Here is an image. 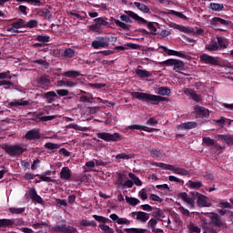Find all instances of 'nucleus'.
I'll use <instances>...</instances> for the list:
<instances>
[{
	"instance_id": "nucleus-1",
	"label": "nucleus",
	"mask_w": 233,
	"mask_h": 233,
	"mask_svg": "<svg viewBox=\"0 0 233 233\" xmlns=\"http://www.w3.org/2000/svg\"><path fill=\"white\" fill-rule=\"evenodd\" d=\"M191 196L192 198L188 197L187 192L178 193V198H180V199H182V201L185 203H187L189 207H194L196 199L199 207H210V205H212L208 197L201 195V193L198 191H192Z\"/></svg>"
},
{
	"instance_id": "nucleus-2",
	"label": "nucleus",
	"mask_w": 233,
	"mask_h": 233,
	"mask_svg": "<svg viewBox=\"0 0 233 233\" xmlns=\"http://www.w3.org/2000/svg\"><path fill=\"white\" fill-rule=\"evenodd\" d=\"M210 221L205 219L202 223L203 233H218L221 227H227V223L221 220V217L218 213H211Z\"/></svg>"
},
{
	"instance_id": "nucleus-3",
	"label": "nucleus",
	"mask_w": 233,
	"mask_h": 233,
	"mask_svg": "<svg viewBox=\"0 0 233 233\" xmlns=\"http://www.w3.org/2000/svg\"><path fill=\"white\" fill-rule=\"evenodd\" d=\"M131 96L133 99L150 103V105H159L161 101H168V98L167 97L143 92H131Z\"/></svg>"
},
{
	"instance_id": "nucleus-4",
	"label": "nucleus",
	"mask_w": 233,
	"mask_h": 233,
	"mask_svg": "<svg viewBox=\"0 0 233 233\" xmlns=\"http://www.w3.org/2000/svg\"><path fill=\"white\" fill-rule=\"evenodd\" d=\"M125 14L126 15H120V19L124 23H132V19H135V21H137L138 23H142L143 25H147V23H148V21H147L145 18L134 13V11H125ZM130 17L132 19H130Z\"/></svg>"
},
{
	"instance_id": "nucleus-5",
	"label": "nucleus",
	"mask_w": 233,
	"mask_h": 233,
	"mask_svg": "<svg viewBox=\"0 0 233 233\" xmlns=\"http://www.w3.org/2000/svg\"><path fill=\"white\" fill-rule=\"evenodd\" d=\"M25 225L23 218H0V228H10V227H21Z\"/></svg>"
},
{
	"instance_id": "nucleus-6",
	"label": "nucleus",
	"mask_w": 233,
	"mask_h": 233,
	"mask_svg": "<svg viewBox=\"0 0 233 233\" xmlns=\"http://www.w3.org/2000/svg\"><path fill=\"white\" fill-rule=\"evenodd\" d=\"M3 150H5V153L8 154V156L14 157V156H21V154H24L26 149H25L23 147L15 145L11 146L8 144H5L3 146Z\"/></svg>"
},
{
	"instance_id": "nucleus-7",
	"label": "nucleus",
	"mask_w": 233,
	"mask_h": 233,
	"mask_svg": "<svg viewBox=\"0 0 233 233\" xmlns=\"http://www.w3.org/2000/svg\"><path fill=\"white\" fill-rule=\"evenodd\" d=\"M96 137H98V139H102L103 141H113L115 143H117V141H121V139H123V137L119 133L110 134L106 132H99L96 133Z\"/></svg>"
},
{
	"instance_id": "nucleus-8",
	"label": "nucleus",
	"mask_w": 233,
	"mask_h": 233,
	"mask_svg": "<svg viewBox=\"0 0 233 233\" xmlns=\"http://www.w3.org/2000/svg\"><path fill=\"white\" fill-rule=\"evenodd\" d=\"M211 26H213L214 30H217L218 32H227L225 29L218 28L220 25L222 26H230L232 25V22L225 20L221 17H213L210 21Z\"/></svg>"
},
{
	"instance_id": "nucleus-9",
	"label": "nucleus",
	"mask_w": 233,
	"mask_h": 233,
	"mask_svg": "<svg viewBox=\"0 0 233 233\" xmlns=\"http://www.w3.org/2000/svg\"><path fill=\"white\" fill-rule=\"evenodd\" d=\"M159 48L163 50L162 53L167 56H176V57H181L182 59H190V57H188V55L185 51H176L168 49V47H166L164 46H159Z\"/></svg>"
},
{
	"instance_id": "nucleus-10",
	"label": "nucleus",
	"mask_w": 233,
	"mask_h": 233,
	"mask_svg": "<svg viewBox=\"0 0 233 233\" xmlns=\"http://www.w3.org/2000/svg\"><path fill=\"white\" fill-rule=\"evenodd\" d=\"M12 27H7L6 32H12L13 34H21L23 31H19V28H25V19L18 18L16 22L11 24Z\"/></svg>"
},
{
	"instance_id": "nucleus-11",
	"label": "nucleus",
	"mask_w": 233,
	"mask_h": 233,
	"mask_svg": "<svg viewBox=\"0 0 233 233\" xmlns=\"http://www.w3.org/2000/svg\"><path fill=\"white\" fill-rule=\"evenodd\" d=\"M53 232L57 233H77V228L72 226H67L66 224L56 225L52 228Z\"/></svg>"
},
{
	"instance_id": "nucleus-12",
	"label": "nucleus",
	"mask_w": 233,
	"mask_h": 233,
	"mask_svg": "<svg viewBox=\"0 0 233 233\" xmlns=\"http://www.w3.org/2000/svg\"><path fill=\"white\" fill-rule=\"evenodd\" d=\"M194 110L199 117H202V119H208V117H210V111L206 107L195 106Z\"/></svg>"
},
{
	"instance_id": "nucleus-13",
	"label": "nucleus",
	"mask_w": 233,
	"mask_h": 233,
	"mask_svg": "<svg viewBox=\"0 0 233 233\" xmlns=\"http://www.w3.org/2000/svg\"><path fill=\"white\" fill-rule=\"evenodd\" d=\"M25 137L28 141H35L41 139V132H39V129H31L26 132Z\"/></svg>"
},
{
	"instance_id": "nucleus-14",
	"label": "nucleus",
	"mask_w": 233,
	"mask_h": 233,
	"mask_svg": "<svg viewBox=\"0 0 233 233\" xmlns=\"http://www.w3.org/2000/svg\"><path fill=\"white\" fill-rule=\"evenodd\" d=\"M184 94L188 96L191 99H193V101H196L197 103H201V101H203L201 95L196 93L194 89L186 88L184 90Z\"/></svg>"
},
{
	"instance_id": "nucleus-15",
	"label": "nucleus",
	"mask_w": 233,
	"mask_h": 233,
	"mask_svg": "<svg viewBox=\"0 0 233 233\" xmlns=\"http://www.w3.org/2000/svg\"><path fill=\"white\" fill-rule=\"evenodd\" d=\"M50 78H48V76H42L37 81V86L39 88H44V90H48L50 88Z\"/></svg>"
},
{
	"instance_id": "nucleus-16",
	"label": "nucleus",
	"mask_w": 233,
	"mask_h": 233,
	"mask_svg": "<svg viewBox=\"0 0 233 233\" xmlns=\"http://www.w3.org/2000/svg\"><path fill=\"white\" fill-rule=\"evenodd\" d=\"M131 214L132 216H137V219L142 223H147L150 218V216L143 211H134Z\"/></svg>"
},
{
	"instance_id": "nucleus-17",
	"label": "nucleus",
	"mask_w": 233,
	"mask_h": 233,
	"mask_svg": "<svg viewBox=\"0 0 233 233\" xmlns=\"http://www.w3.org/2000/svg\"><path fill=\"white\" fill-rule=\"evenodd\" d=\"M192 128H198V122H186L178 125V130H192Z\"/></svg>"
},
{
	"instance_id": "nucleus-18",
	"label": "nucleus",
	"mask_w": 233,
	"mask_h": 233,
	"mask_svg": "<svg viewBox=\"0 0 233 233\" xmlns=\"http://www.w3.org/2000/svg\"><path fill=\"white\" fill-rule=\"evenodd\" d=\"M72 177V171L68 167H62V170L60 172V179H64L65 181L70 180Z\"/></svg>"
},
{
	"instance_id": "nucleus-19",
	"label": "nucleus",
	"mask_w": 233,
	"mask_h": 233,
	"mask_svg": "<svg viewBox=\"0 0 233 233\" xmlns=\"http://www.w3.org/2000/svg\"><path fill=\"white\" fill-rule=\"evenodd\" d=\"M153 165L155 167L162 168L163 170H171L172 172H176V166L170 164H165L163 162H154Z\"/></svg>"
},
{
	"instance_id": "nucleus-20",
	"label": "nucleus",
	"mask_w": 233,
	"mask_h": 233,
	"mask_svg": "<svg viewBox=\"0 0 233 233\" xmlns=\"http://www.w3.org/2000/svg\"><path fill=\"white\" fill-rule=\"evenodd\" d=\"M218 141H223L226 145H233V137L230 135H218Z\"/></svg>"
},
{
	"instance_id": "nucleus-21",
	"label": "nucleus",
	"mask_w": 233,
	"mask_h": 233,
	"mask_svg": "<svg viewBox=\"0 0 233 233\" xmlns=\"http://www.w3.org/2000/svg\"><path fill=\"white\" fill-rule=\"evenodd\" d=\"M11 106H28L30 102L28 100H13L9 103Z\"/></svg>"
},
{
	"instance_id": "nucleus-22",
	"label": "nucleus",
	"mask_w": 233,
	"mask_h": 233,
	"mask_svg": "<svg viewBox=\"0 0 233 233\" xmlns=\"http://www.w3.org/2000/svg\"><path fill=\"white\" fill-rule=\"evenodd\" d=\"M187 187L189 188H192L193 190H199V188H201V187H203V183L199 180H198V181L189 180L187 182Z\"/></svg>"
},
{
	"instance_id": "nucleus-23",
	"label": "nucleus",
	"mask_w": 233,
	"mask_h": 233,
	"mask_svg": "<svg viewBox=\"0 0 233 233\" xmlns=\"http://www.w3.org/2000/svg\"><path fill=\"white\" fill-rule=\"evenodd\" d=\"M173 66L175 72H178L179 70H185V62L181 60H177L173 62Z\"/></svg>"
},
{
	"instance_id": "nucleus-24",
	"label": "nucleus",
	"mask_w": 233,
	"mask_h": 233,
	"mask_svg": "<svg viewBox=\"0 0 233 233\" xmlns=\"http://www.w3.org/2000/svg\"><path fill=\"white\" fill-rule=\"evenodd\" d=\"M157 94H158V96H170V94H172V90L167 86H160L157 88Z\"/></svg>"
},
{
	"instance_id": "nucleus-25",
	"label": "nucleus",
	"mask_w": 233,
	"mask_h": 233,
	"mask_svg": "<svg viewBox=\"0 0 233 233\" xmlns=\"http://www.w3.org/2000/svg\"><path fill=\"white\" fill-rule=\"evenodd\" d=\"M92 46L93 48H106L108 46V42H103V41H97V40H95L92 42Z\"/></svg>"
},
{
	"instance_id": "nucleus-26",
	"label": "nucleus",
	"mask_w": 233,
	"mask_h": 233,
	"mask_svg": "<svg viewBox=\"0 0 233 233\" xmlns=\"http://www.w3.org/2000/svg\"><path fill=\"white\" fill-rule=\"evenodd\" d=\"M134 5L140 10V12H143V14H150V8H148L147 5L139 2H135Z\"/></svg>"
},
{
	"instance_id": "nucleus-27",
	"label": "nucleus",
	"mask_w": 233,
	"mask_h": 233,
	"mask_svg": "<svg viewBox=\"0 0 233 233\" xmlns=\"http://www.w3.org/2000/svg\"><path fill=\"white\" fill-rule=\"evenodd\" d=\"M64 76L66 77H72L73 79H76V77H79V76H81V73L79 71L69 70L64 72Z\"/></svg>"
},
{
	"instance_id": "nucleus-28",
	"label": "nucleus",
	"mask_w": 233,
	"mask_h": 233,
	"mask_svg": "<svg viewBox=\"0 0 233 233\" xmlns=\"http://www.w3.org/2000/svg\"><path fill=\"white\" fill-rule=\"evenodd\" d=\"M44 96L45 98L47 99L48 103H54V101H56L55 97H57V94H56V92L54 91H49L46 93Z\"/></svg>"
},
{
	"instance_id": "nucleus-29",
	"label": "nucleus",
	"mask_w": 233,
	"mask_h": 233,
	"mask_svg": "<svg viewBox=\"0 0 233 233\" xmlns=\"http://www.w3.org/2000/svg\"><path fill=\"white\" fill-rule=\"evenodd\" d=\"M80 227H97V224L94 220H88V219H82L79 222Z\"/></svg>"
},
{
	"instance_id": "nucleus-30",
	"label": "nucleus",
	"mask_w": 233,
	"mask_h": 233,
	"mask_svg": "<svg viewBox=\"0 0 233 233\" xmlns=\"http://www.w3.org/2000/svg\"><path fill=\"white\" fill-rule=\"evenodd\" d=\"M126 201L128 203V205H131V207H137V205H139L141 201L136 198L126 196Z\"/></svg>"
},
{
	"instance_id": "nucleus-31",
	"label": "nucleus",
	"mask_w": 233,
	"mask_h": 233,
	"mask_svg": "<svg viewBox=\"0 0 233 233\" xmlns=\"http://www.w3.org/2000/svg\"><path fill=\"white\" fill-rule=\"evenodd\" d=\"M187 229L189 233H201V228L192 222L187 225Z\"/></svg>"
},
{
	"instance_id": "nucleus-32",
	"label": "nucleus",
	"mask_w": 233,
	"mask_h": 233,
	"mask_svg": "<svg viewBox=\"0 0 233 233\" xmlns=\"http://www.w3.org/2000/svg\"><path fill=\"white\" fill-rule=\"evenodd\" d=\"M128 129L129 130H144V132H150L147 127L141 126V125H131L128 127Z\"/></svg>"
},
{
	"instance_id": "nucleus-33",
	"label": "nucleus",
	"mask_w": 233,
	"mask_h": 233,
	"mask_svg": "<svg viewBox=\"0 0 233 233\" xmlns=\"http://www.w3.org/2000/svg\"><path fill=\"white\" fill-rule=\"evenodd\" d=\"M128 176H129L130 179H132L133 183H135V185H137V187H141V185H143V182L141 181V179H139L137 177V176H136V174L129 173Z\"/></svg>"
},
{
	"instance_id": "nucleus-34",
	"label": "nucleus",
	"mask_w": 233,
	"mask_h": 233,
	"mask_svg": "<svg viewBox=\"0 0 233 233\" xmlns=\"http://www.w3.org/2000/svg\"><path fill=\"white\" fill-rule=\"evenodd\" d=\"M124 232H127V233H146L147 229L137 228H125Z\"/></svg>"
},
{
	"instance_id": "nucleus-35",
	"label": "nucleus",
	"mask_w": 233,
	"mask_h": 233,
	"mask_svg": "<svg viewBox=\"0 0 233 233\" xmlns=\"http://www.w3.org/2000/svg\"><path fill=\"white\" fill-rule=\"evenodd\" d=\"M116 159H117V161H119V159H134V154L120 153L116 156Z\"/></svg>"
},
{
	"instance_id": "nucleus-36",
	"label": "nucleus",
	"mask_w": 233,
	"mask_h": 233,
	"mask_svg": "<svg viewBox=\"0 0 233 233\" xmlns=\"http://www.w3.org/2000/svg\"><path fill=\"white\" fill-rule=\"evenodd\" d=\"M219 46L218 45V41L216 39H211V42L208 46V50L215 52L216 50H218Z\"/></svg>"
},
{
	"instance_id": "nucleus-37",
	"label": "nucleus",
	"mask_w": 233,
	"mask_h": 233,
	"mask_svg": "<svg viewBox=\"0 0 233 233\" xmlns=\"http://www.w3.org/2000/svg\"><path fill=\"white\" fill-rule=\"evenodd\" d=\"M136 74L138 77H142V78L150 77V73L147 70L137 69Z\"/></svg>"
},
{
	"instance_id": "nucleus-38",
	"label": "nucleus",
	"mask_w": 233,
	"mask_h": 233,
	"mask_svg": "<svg viewBox=\"0 0 233 233\" xmlns=\"http://www.w3.org/2000/svg\"><path fill=\"white\" fill-rule=\"evenodd\" d=\"M218 207H219V208H224V209H227V208L232 209L233 208L232 204H230V202L225 201V200H219Z\"/></svg>"
},
{
	"instance_id": "nucleus-39",
	"label": "nucleus",
	"mask_w": 233,
	"mask_h": 233,
	"mask_svg": "<svg viewBox=\"0 0 233 233\" xmlns=\"http://www.w3.org/2000/svg\"><path fill=\"white\" fill-rule=\"evenodd\" d=\"M202 141L207 147H214L216 145V140L210 138V137H203Z\"/></svg>"
},
{
	"instance_id": "nucleus-40",
	"label": "nucleus",
	"mask_w": 233,
	"mask_h": 233,
	"mask_svg": "<svg viewBox=\"0 0 233 233\" xmlns=\"http://www.w3.org/2000/svg\"><path fill=\"white\" fill-rule=\"evenodd\" d=\"M60 145L59 144H55L52 142H47L45 144V148H47V150H57L58 148H60Z\"/></svg>"
},
{
	"instance_id": "nucleus-41",
	"label": "nucleus",
	"mask_w": 233,
	"mask_h": 233,
	"mask_svg": "<svg viewBox=\"0 0 233 233\" xmlns=\"http://www.w3.org/2000/svg\"><path fill=\"white\" fill-rule=\"evenodd\" d=\"M146 25H147V28H148V30H150L149 33L151 35H157V28H156L154 26L153 22H147V23H146Z\"/></svg>"
},
{
	"instance_id": "nucleus-42",
	"label": "nucleus",
	"mask_w": 233,
	"mask_h": 233,
	"mask_svg": "<svg viewBox=\"0 0 233 233\" xmlns=\"http://www.w3.org/2000/svg\"><path fill=\"white\" fill-rule=\"evenodd\" d=\"M174 174H177L178 176H188L190 172L183 167H176Z\"/></svg>"
},
{
	"instance_id": "nucleus-43",
	"label": "nucleus",
	"mask_w": 233,
	"mask_h": 233,
	"mask_svg": "<svg viewBox=\"0 0 233 233\" xmlns=\"http://www.w3.org/2000/svg\"><path fill=\"white\" fill-rule=\"evenodd\" d=\"M95 23L101 28V26H108L109 23L103 17H98L95 19Z\"/></svg>"
},
{
	"instance_id": "nucleus-44",
	"label": "nucleus",
	"mask_w": 233,
	"mask_h": 233,
	"mask_svg": "<svg viewBox=\"0 0 233 233\" xmlns=\"http://www.w3.org/2000/svg\"><path fill=\"white\" fill-rule=\"evenodd\" d=\"M114 23L116 26H119L120 28H122V30H130V28L127 26V24H125L124 22H121L117 19H114Z\"/></svg>"
},
{
	"instance_id": "nucleus-45",
	"label": "nucleus",
	"mask_w": 233,
	"mask_h": 233,
	"mask_svg": "<svg viewBox=\"0 0 233 233\" xmlns=\"http://www.w3.org/2000/svg\"><path fill=\"white\" fill-rule=\"evenodd\" d=\"M202 63H205L206 65H213L215 66H218L219 65L218 59H202Z\"/></svg>"
},
{
	"instance_id": "nucleus-46",
	"label": "nucleus",
	"mask_w": 233,
	"mask_h": 233,
	"mask_svg": "<svg viewBox=\"0 0 233 233\" xmlns=\"http://www.w3.org/2000/svg\"><path fill=\"white\" fill-rule=\"evenodd\" d=\"M76 55V51L72 48H67L64 51V57L72 58L73 56Z\"/></svg>"
},
{
	"instance_id": "nucleus-47",
	"label": "nucleus",
	"mask_w": 233,
	"mask_h": 233,
	"mask_svg": "<svg viewBox=\"0 0 233 233\" xmlns=\"http://www.w3.org/2000/svg\"><path fill=\"white\" fill-rule=\"evenodd\" d=\"M9 212L11 214H23V212H25V208H10Z\"/></svg>"
},
{
	"instance_id": "nucleus-48",
	"label": "nucleus",
	"mask_w": 233,
	"mask_h": 233,
	"mask_svg": "<svg viewBox=\"0 0 233 233\" xmlns=\"http://www.w3.org/2000/svg\"><path fill=\"white\" fill-rule=\"evenodd\" d=\"M167 14H169V15H176L177 17H179V19H187V16L185 15H183V13H181V12H177V11L171 10Z\"/></svg>"
},
{
	"instance_id": "nucleus-49",
	"label": "nucleus",
	"mask_w": 233,
	"mask_h": 233,
	"mask_svg": "<svg viewBox=\"0 0 233 233\" xmlns=\"http://www.w3.org/2000/svg\"><path fill=\"white\" fill-rule=\"evenodd\" d=\"M150 156L154 159H157L158 157H161V151L158 149H152V150H150Z\"/></svg>"
},
{
	"instance_id": "nucleus-50",
	"label": "nucleus",
	"mask_w": 233,
	"mask_h": 233,
	"mask_svg": "<svg viewBox=\"0 0 233 233\" xmlns=\"http://www.w3.org/2000/svg\"><path fill=\"white\" fill-rule=\"evenodd\" d=\"M211 10H215L216 12H219V10H223V5L222 4H216L211 3L210 4Z\"/></svg>"
},
{
	"instance_id": "nucleus-51",
	"label": "nucleus",
	"mask_w": 233,
	"mask_h": 233,
	"mask_svg": "<svg viewBox=\"0 0 233 233\" xmlns=\"http://www.w3.org/2000/svg\"><path fill=\"white\" fill-rule=\"evenodd\" d=\"M35 41H39V43H48L50 41V36L45 35H37Z\"/></svg>"
},
{
	"instance_id": "nucleus-52",
	"label": "nucleus",
	"mask_w": 233,
	"mask_h": 233,
	"mask_svg": "<svg viewBox=\"0 0 233 233\" xmlns=\"http://www.w3.org/2000/svg\"><path fill=\"white\" fill-rule=\"evenodd\" d=\"M217 40H218L217 45L220 48H227V43L225 42V39H223L221 36H218Z\"/></svg>"
},
{
	"instance_id": "nucleus-53",
	"label": "nucleus",
	"mask_w": 233,
	"mask_h": 233,
	"mask_svg": "<svg viewBox=\"0 0 233 233\" xmlns=\"http://www.w3.org/2000/svg\"><path fill=\"white\" fill-rule=\"evenodd\" d=\"M168 179L169 181H175V183H177V185L185 184V181L183 179L177 178V177H174V176H169Z\"/></svg>"
},
{
	"instance_id": "nucleus-54",
	"label": "nucleus",
	"mask_w": 233,
	"mask_h": 233,
	"mask_svg": "<svg viewBox=\"0 0 233 233\" xmlns=\"http://www.w3.org/2000/svg\"><path fill=\"white\" fill-rule=\"evenodd\" d=\"M56 116H41L39 117V121H42L43 123L46 122V121H52L54 119H56Z\"/></svg>"
},
{
	"instance_id": "nucleus-55",
	"label": "nucleus",
	"mask_w": 233,
	"mask_h": 233,
	"mask_svg": "<svg viewBox=\"0 0 233 233\" xmlns=\"http://www.w3.org/2000/svg\"><path fill=\"white\" fill-rule=\"evenodd\" d=\"M178 210L180 213L183 214V216H186L187 218H190V211L188 209L185 208V207L180 206L178 208Z\"/></svg>"
},
{
	"instance_id": "nucleus-56",
	"label": "nucleus",
	"mask_w": 233,
	"mask_h": 233,
	"mask_svg": "<svg viewBox=\"0 0 233 233\" xmlns=\"http://www.w3.org/2000/svg\"><path fill=\"white\" fill-rule=\"evenodd\" d=\"M38 176H39V174L35 175L34 173H25L24 176V178L26 181H30V180L34 179V177H38Z\"/></svg>"
},
{
	"instance_id": "nucleus-57",
	"label": "nucleus",
	"mask_w": 233,
	"mask_h": 233,
	"mask_svg": "<svg viewBox=\"0 0 233 233\" xmlns=\"http://www.w3.org/2000/svg\"><path fill=\"white\" fill-rule=\"evenodd\" d=\"M37 26L36 20H30L29 22H25V28H35Z\"/></svg>"
},
{
	"instance_id": "nucleus-58",
	"label": "nucleus",
	"mask_w": 233,
	"mask_h": 233,
	"mask_svg": "<svg viewBox=\"0 0 233 233\" xmlns=\"http://www.w3.org/2000/svg\"><path fill=\"white\" fill-rule=\"evenodd\" d=\"M218 214L219 216H230L233 214V211H231L230 209H224V208H221L218 210Z\"/></svg>"
},
{
	"instance_id": "nucleus-59",
	"label": "nucleus",
	"mask_w": 233,
	"mask_h": 233,
	"mask_svg": "<svg viewBox=\"0 0 233 233\" xmlns=\"http://www.w3.org/2000/svg\"><path fill=\"white\" fill-rule=\"evenodd\" d=\"M38 177L40 181H45L46 183H52L54 181L52 177H46V175H39Z\"/></svg>"
},
{
	"instance_id": "nucleus-60",
	"label": "nucleus",
	"mask_w": 233,
	"mask_h": 233,
	"mask_svg": "<svg viewBox=\"0 0 233 233\" xmlns=\"http://www.w3.org/2000/svg\"><path fill=\"white\" fill-rule=\"evenodd\" d=\"M56 94L61 97H65V96H68L69 91L68 89H57Z\"/></svg>"
},
{
	"instance_id": "nucleus-61",
	"label": "nucleus",
	"mask_w": 233,
	"mask_h": 233,
	"mask_svg": "<svg viewBox=\"0 0 233 233\" xmlns=\"http://www.w3.org/2000/svg\"><path fill=\"white\" fill-rule=\"evenodd\" d=\"M58 152L61 156H64L65 157H70V152L68 150H66V148L62 147L59 149Z\"/></svg>"
},
{
	"instance_id": "nucleus-62",
	"label": "nucleus",
	"mask_w": 233,
	"mask_h": 233,
	"mask_svg": "<svg viewBox=\"0 0 233 233\" xmlns=\"http://www.w3.org/2000/svg\"><path fill=\"white\" fill-rule=\"evenodd\" d=\"M157 120L156 119V117H150L147 120V125H149L150 127H156V125H157Z\"/></svg>"
},
{
	"instance_id": "nucleus-63",
	"label": "nucleus",
	"mask_w": 233,
	"mask_h": 233,
	"mask_svg": "<svg viewBox=\"0 0 233 233\" xmlns=\"http://www.w3.org/2000/svg\"><path fill=\"white\" fill-rule=\"evenodd\" d=\"M139 196L141 198V199H143V201H145V199L148 198V195L147 194V190L142 189L141 191H139Z\"/></svg>"
},
{
	"instance_id": "nucleus-64",
	"label": "nucleus",
	"mask_w": 233,
	"mask_h": 233,
	"mask_svg": "<svg viewBox=\"0 0 233 233\" xmlns=\"http://www.w3.org/2000/svg\"><path fill=\"white\" fill-rule=\"evenodd\" d=\"M155 218H157V219H158L159 221H162L161 218H163V210L157 209V211L155 212Z\"/></svg>"
}]
</instances>
